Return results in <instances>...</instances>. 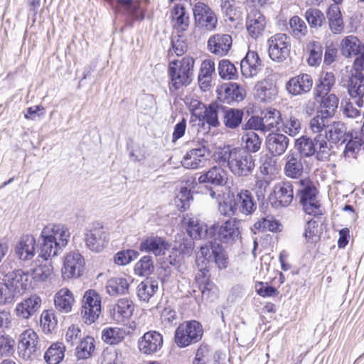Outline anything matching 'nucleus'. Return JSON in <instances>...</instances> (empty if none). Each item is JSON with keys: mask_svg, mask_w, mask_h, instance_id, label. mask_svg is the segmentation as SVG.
I'll use <instances>...</instances> for the list:
<instances>
[{"mask_svg": "<svg viewBox=\"0 0 364 364\" xmlns=\"http://www.w3.org/2000/svg\"><path fill=\"white\" fill-rule=\"evenodd\" d=\"M70 238L69 228L60 223H49L39 235L38 257L44 260L58 255L68 245Z\"/></svg>", "mask_w": 364, "mask_h": 364, "instance_id": "f257e3e1", "label": "nucleus"}, {"mask_svg": "<svg viewBox=\"0 0 364 364\" xmlns=\"http://www.w3.org/2000/svg\"><path fill=\"white\" fill-rule=\"evenodd\" d=\"M215 156L218 162H227L230 171L237 177L248 176L255 167L252 156L240 148H220Z\"/></svg>", "mask_w": 364, "mask_h": 364, "instance_id": "f03ea898", "label": "nucleus"}, {"mask_svg": "<svg viewBox=\"0 0 364 364\" xmlns=\"http://www.w3.org/2000/svg\"><path fill=\"white\" fill-rule=\"evenodd\" d=\"M194 63V58L191 56H186L181 60H174L169 63L168 73L173 87L178 90L190 84Z\"/></svg>", "mask_w": 364, "mask_h": 364, "instance_id": "7ed1b4c3", "label": "nucleus"}, {"mask_svg": "<svg viewBox=\"0 0 364 364\" xmlns=\"http://www.w3.org/2000/svg\"><path fill=\"white\" fill-rule=\"evenodd\" d=\"M85 257L78 251L65 253L62 258V278L63 280H71L81 277L85 273Z\"/></svg>", "mask_w": 364, "mask_h": 364, "instance_id": "20e7f679", "label": "nucleus"}, {"mask_svg": "<svg viewBox=\"0 0 364 364\" xmlns=\"http://www.w3.org/2000/svg\"><path fill=\"white\" fill-rule=\"evenodd\" d=\"M203 336V328L196 321L184 322L176 328L174 335L175 343L179 348H186L199 341Z\"/></svg>", "mask_w": 364, "mask_h": 364, "instance_id": "39448f33", "label": "nucleus"}, {"mask_svg": "<svg viewBox=\"0 0 364 364\" xmlns=\"http://www.w3.org/2000/svg\"><path fill=\"white\" fill-rule=\"evenodd\" d=\"M341 82L347 87L348 92L352 97H358L356 104L363 107L364 96V75L360 72H354L346 67L341 73Z\"/></svg>", "mask_w": 364, "mask_h": 364, "instance_id": "423d86ee", "label": "nucleus"}, {"mask_svg": "<svg viewBox=\"0 0 364 364\" xmlns=\"http://www.w3.org/2000/svg\"><path fill=\"white\" fill-rule=\"evenodd\" d=\"M296 149L303 155L309 156L317 153V157L323 158L328 153V146L326 138L322 134L316 135L314 139L301 136L295 141Z\"/></svg>", "mask_w": 364, "mask_h": 364, "instance_id": "0eeeda50", "label": "nucleus"}, {"mask_svg": "<svg viewBox=\"0 0 364 364\" xmlns=\"http://www.w3.org/2000/svg\"><path fill=\"white\" fill-rule=\"evenodd\" d=\"M210 157L208 147L201 144L188 150L181 161V166L186 169L196 170L204 167Z\"/></svg>", "mask_w": 364, "mask_h": 364, "instance_id": "6e6552de", "label": "nucleus"}, {"mask_svg": "<svg viewBox=\"0 0 364 364\" xmlns=\"http://www.w3.org/2000/svg\"><path fill=\"white\" fill-rule=\"evenodd\" d=\"M109 234L100 225H93L86 228L84 241L92 252H101L108 245Z\"/></svg>", "mask_w": 364, "mask_h": 364, "instance_id": "1a4fd4ad", "label": "nucleus"}, {"mask_svg": "<svg viewBox=\"0 0 364 364\" xmlns=\"http://www.w3.org/2000/svg\"><path fill=\"white\" fill-rule=\"evenodd\" d=\"M268 53L274 61L282 62L286 60L291 49L289 37L284 33H277L267 41Z\"/></svg>", "mask_w": 364, "mask_h": 364, "instance_id": "9d476101", "label": "nucleus"}, {"mask_svg": "<svg viewBox=\"0 0 364 364\" xmlns=\"http://www.w3.org/2000/svg\"><path fill=\"white\" fill-rule=\"evenodd\" d=\"M195 24L197 27L207 31L215 30L218 24V18L212 9L203 2H197L193 8Z\"/></svg>", "mask_w": 364, "mask_h": 364, "instance_id": "9b49d317", "label": "nucleus"}, {"mask_svg": "<svg viewBox=\"0 0 364 364\" xmlns=\"http://www.w3.org/2000/svg\"><path fill=\"white\" fill-rule=\"evenodd\" d=\"M82 316L87 324L94 323L101 314V296L93 289L85 291L83 296Z\"/></svg>", "mask_w": 364, "mask_h": 364, "instance_id": "f8f14e48", "label": "nucleus"}, {"mask_svg": "<svg viewBox=\"0 0 364 364\" xmlns=\"http://www.w3.org/2000/svg\"><path fill=\"white\" fill-rule=\"evenodd\" d=\"M39 337L32 328L23 330L18 338V352L25 360H31L38 350Z\"/></svg>", "mask_w": 364, "mask_h": 364, "instance_id": "ddd939ff", "label": "nucleus"}, {"mask_svg": "<svg viewBox=\"0 0 364 364\" xmlns=\"http://www.w3.org/2000/svg\"><path fill=\"white\" fill-rule=\"evenodd\" d=\"M6 279L16 298L33 288V280L28 271L14 270L6 275Z\"/></svg>", "mask_w": 364, "mask_h": 364, "instance_id": "4468645a", "label": "nucleus"}, {"mask_svg": "<svg viewBox=\"0 0 364 364\" xmlns=\"http://www.w3.org/2000/svg\"><path fill=\"white\" fill-rule=\"evenodd\" d=\"M36 239L33 235H22L14 245V255L21 262H30L36 255Z\"/></svg>", "mask_w": 364, "mask_h": 364, "instance_id": "2eb2a0df", "label": "nucleus"}, {"mask_svg": "<svg viewBox=\"0 0 364 364\" xmlns=\"http://www.w3.org/2000/svg\"><path fill=\"white\" fill-rule=\"evenodd\" d=\"M215 92L217 98L223 103L241 102L246 96V90L237 82H223L218 85Z\"/></svg>", "mask_w": 364, "mask_h": 364, "instance_id": "dca6fc26", "label": "nucleus"}, {"mask_svg": "<svg viewBox=\"0 0 364 364\" xmlns=\"http://www.w3.org/2000/svg\"><path fill=\"white\" fill-rule=\"evenodd\" d=\"M215 225L213 237L225 244H232L240 237V223L235 219H229L220 226Z\"/></svg>", "mask_w": 364, "mask_h": 364, "instance_id": "f3484780", "label": "nucleus"}, {"mask_svg": "<svg viewBox=\"0 0 364 364\" xmlns=\"http://www.w3.org/2000/svg\"><path fill=\"white\" fill-rule=\"evenodd\" d=\"M294 198L293 186L289 182H279L274 185L269 200L276 208L287 207Z\"/></svg>", "mask_w": 364, "mask_h": 364, "instance_id": "a211bd4d", "label": "nucleus"}, {"mask_svg": "<svg viewBox=\"0 0 364 364\" xmlns=\"http://www.w3.org/2000/svg\"><path fill=\"white\" fill-rule=\"evenodd\" d=\"M183 225L188 235L194 240L213 237L214 233L212 231L215 228V225H213L208 229L204 223L188 215L183 217Z\"/></svg>", "mask_w": 364, "mask_h": 364, "instance_id": "6ab92c4d", "label": "nucleus"}, {"mask_svg": "<svg viewBox=\"0 0 364 364\" xmlns=\"http://www.w3.org/2000/svg\"><path fill=\"white\" fill-rule=\"evenodd\" d=\"M164 343L163 336L156 331L145 333L138 341V349L144 355H153L159 351Z\"/></svg>", "mask_w": 364, "mask_h": 364, "instance_id": "aec40b11", "label": "nucleus"}, {"mask_svg": "<svg viewBox=\"0 0 364 364\" xmlns=\"http://www.w3.org/2000/svg\"><path fill=\"white\" fill-rule=\"evenodd\" d=\"M41 298L37 294H32L16 304L14 312L21 319H28L41 309Z\"/></svg>", "mask_w": 364, "mask_h": 364, "instance_id": "412c9836", "label": "nucleus"}, {"mask_svg": "<svg viewBox=\"0 0 364 364\" xmlns=\"http://www.w3.org/2000/svg\"><path fill=\"white\" fill-rule=\"evenodd\" d=\"M134 311L133 301L127 298H122L112 306L109 311L111 318L117 323L122 324L129 321Z\"/></svg>", "mask_w": 364, "mask_h": 364, "instance_id": "4be33fe9", "label": "nucleus"}, {"mask_svg": "<svg viewBox=\"0 0 364 364\" xmlns=\"http://www.w3.org/2000/svg\"><path fill=\"white\" fill-rule=\"evenodd\" d=\"M313 86V80L309 74L302 73L291 77L286 83L287 92L299 96L309 92Z\"/></svg>", "mask_w": 364, "mask_h": 364, "instance_id": "5701e85b", "label": "nucleus"}, {"mask_svg": "<svg viewBox=\"0 0 364 364\" xmlns=\"http://www.w3.org/2000/svg\"><path fill=\"white\" fill-rule=\"evenodd\" d=\"M246 28L248 34L257 39L262 36L267 26L265 16L258 10H252L247 14Z\"/></svg>", "mask_w": 364, "mask_h": 364, "instance_id": "b1692460", "label": "nucleus"}, {"mask_svg": "<svg viewBox=\"0 0 364 364\" xmlns=\"http://www.w3.org/2000/svg\"><path fill=\"white\" fill-rule=\"evenodd\" d=\"M277 85L270 80L259 81L254 87L255 97L261 102H271L277 97Z\"/></svg>", "mask_w": 364, "mask_h": 364, "instance_id": "393cba45", "label": "nucleus"}, {"mask_svg": "<svg viewBox=\"0 0 364 364\" xmlns=\"http://www.w3.org/2000/svg\"><path fill=\"white\" fill-rule=\"evenodd\" d=\"M232 43V37L228 34L218 33L210 36L208 41V48L212 53L224 56L229 52Z\"/></svg>", "mask_w": 364, "mask_h": 364, "instance_id": "a878e982", "label": "nucleus"}, {"mask_svg": "<svg viewBox=\"0 0 364 364\" xmlns=\"http://www.w3.org/2000/svg\"><path fill=\"white\" fill-rule=\"evenodd\" d=\"M169 248L170 245L164 238L153 235L144 239L139 245L140 251L152 253L155 256L164 255Z\"/></svg>", "mask_w": 364, "mask_h": 364, "instance_id": "bb28decb", "label": "nucleus"}, {"mask_svg": "<svg viewBox=\"0 0 364 364\" xmlns=\"http://www.w3.org/2000/svg\"><path fill=\"white\" fill-rule=\"evenodd\" d=\"M133 279L129 275H118L109 279L106 284V291L110 296L126 294L129 292V287Z\"/></svg>", "mask_w": 364, "mask_h": 364, "instance_id": "cd10ccee", "label": "nucleus"}, {"mask_svg": "<svg viewBox=\"0 0 364 364\" xmlns=\"http://www.w3.org/2000/svg\"><path fill=\"white\" fill-rule=\"evenodd\" d=\"M317 191L314 186H306L301 190V202L304 212L309 215L321 214L320 205L316 198Z\"/></svg>", "mask_w": 364, "mask_h": 364, "instance_id": "c85d7f7f", "label": "nucleus"}, {"mask_svg": "<svg viewBox=\"0 0 364 364\" xmlns=\"http://www.w3.org/2000/svg\"><path fill=\"white\" fill-rule=\"evenodd\" d=\"M242 75L246 78L256 76L262 68V60L255 51H248L240 63Z\"/></svg>", "mask_w": 364, "mask_h": 364, "instance_id": "c756f323", "label": "nucleus"}, {"mask_svg": "<svg viewBox=\"0 0 364 364\" xmlns=\"http://www.w3.org/2000/svg\"><path fill=\"white\" fill-rule=\"evenodd\" d=\"M171 24L174 31L181 36L189 27V16L185 7L181 4L176 5L171 11Z\"/></svg>", "mask_w": 364, "mask_h": 364, "instance_id": "7c9ffc66", "label": "nucleus"}, {"mask_svg": "<svg viewBox=\"0 0 364 364\" xmlns=\"http://www.w3.org/2000/svg\"><path fill=\"white\" fill-rule=\"evenodd\" d=\"M228 180L227 172L220 166H213L198 177L199 183L223 186Z\"/></svg>", "mask_w": 364, "mask_h": 364, "instance_id": "2f4dec72", "label": "nucleus"}, {"mask_svg": "<svg viewBox=\"0 0 364 364\" xmlns=\"http://www.w3.org/2000/svg\"><path fill=\"white\" fill-rule=\"evenodd\" d=\"M267 147L274 155L279 156L285 152L289 144V139L281 133L272 132L267 137Z\"/></svg>", "mask_w": 364, "mask_h": 364, "instance_id": "473e14b6", "label": "nucleus"}, {"mask_svg": "<svg viewBox=\"0 0 364 364\" xmlns=\"http://www.w3.org/2000/svg\"><path fill=\"white\" fill-rule=\"evenodd\" d=\"M73 294L67 288L60 289L55 295L54 304L59 311L68 314L72 311L75 304Z\"/></svg>", "mask_w": 364, "mask_h": 364, "instance_id": "72a5a7b5", "label": "nucleus"}, {"mask_svg": "<svg viewBox=\"0 0 364 364\" xmlns=\"http://www.w3.org/2000/svg\"><path fill=\"white\" fill-rule=\"evenodd\" d=\"M279 129L289 136L294 137L300 133L301 123L291 110L288 113L283 114Z\"/></svg>", "mask_w": 364, "mask_h": 364, "instance_id": "f704fd0d", "label": "nucleus"}, {"mask_svg": "<svg viewBox=\"0 0 364 364\" xmlns=\"http://www.w3.org/2000/svg\"><path fill=\"white\" fill-rule=\"evenodd\" d=\"M95 350V340L91 336H86L80 339L75 349L77 361H84L92 356Z\"/></svg>", "mask_w": 364, "mask_h": 364, "instance_id": "c9c22d12", "label": "nucleus"}, {"mask_svg": "<svg viewBox=\"0 0 364 364\" xmlns=\"http://www.w3.org/2000/svg\"><path fill=\"white\" fill-rule=\"evenodd\" d=\"M235 204L237 205V211L249 215L256 209V205L254 202L251 193L247 190H241L235 195Z\"/></svg>", "mask_w": 364, "mask_h": 364, "instance_id": "e433bc0d", "label": "nucleus"}, {"mask_svg": "<svg viewBox=\"0 0 364 364\" xmlns=\"http://www.w3.org/2000/svg\"><path fill=\"white\" fill-rule=\"evenodd\" d=\"M326 16L332 33L334 34L342 33L344 29V23L340 7L336 4L330 5L326 11Z\"/></svg>", "mask_w": 364, "mask_h": 364, "instance_id": "4c0bfd02", "label": "nucleus"}, {"mask_svg": "<svg viewBox=\"0 0 364 364\" xmlns=\"http://www.w3.org/2000/svg\"><path fill=\"white\" fill-rule=\"evenodd\" d=\"M159 289V281L147 279L141 282L136 288L137 297L141 301L149 302Z\"/></svg>", "mask_w": 364, "mask_h": 364, "instance_id": "58836bf2", "label": "nucleus"}, {"mask_svg": "<svg viewBox=\"0 0 364 364\" xmlns=\"http://www.w3.org/2000/svg\"><path fill=\"white\" fill-rule=\"evenodd\" d=\"M128 333L122 327H107L102 331V339L108 345H117L124 341Z\"/></svg>", "mask_w": 364, "mask_h": 364, "instance_id": "ea45409f", "label": "nucleus"}, {"mask_svg": "<svg viewBox=\"0 0 364 364\" xmlns=\"http://www.w3.org/2000/svg\"><path fill=\"white\" fill-rule=\"evenodd\" d=\"M283 115L275 108L269 107L262 113L264 132H272L275 129H279V125L282 122Z\"/></svg>", "mask_w": 364, "mask_h": 364, "instance_id": "a19ab883", "label": "nucleus"}, {"mask_svg": "<svg viewBox=\"0 0 364 364\" xmlns=\"http://www.w3.org/2000/svg\"><path fill=\"white\" fill-rule=\"evenodd\" d=\"M31 273L33 284L35 282H45L53 277L54 267L51 262H46L33 268Z\"/></svg>", "mask_w": 364, "mask_h": 364, "instance_id": "79ce46f5", "label": "nucleus"}, {"mask_svg": "<svg viewBox=\"0 0 364 364\" xmlns=\"http://www.w3.org/2000/svg\"><path fill=\"white\" fill-rule=\"evenodd\" d=\"M363 44L356 36H348L341 42L340 49L342 55L346 58L355 55L362 49Z\"/></svg>", "mask_w": 364, "mask_h": 364, "instance_id": "37998d69", "label": "nucleus"}, {"mask_svg": "<svg viewBox=\"0 0 364 364\" xmlns=\"http://www.w3.org/2000/svg\"><path fill=\"white\" fill-rule=\"evenodd\" d=\"M65 347L60 342L53 343L45 352L44 360L48 364H59L65 357Z\"/></svg>", "mask_w": 364, "mask_h": 364, "instance_id": "c03bdc74", "label": "nucleus"}, {"mask_svg": "<svg viewBox=\"0 0 364 364\" xmlns=\"http://www.w3.org/2000/svg\"><path fill=\"white\" fill-rule=\"evenodd\" d=\"M339 100L334 94H326L320 102L318 113L324 117H331L338 108Z\"/></svg>", "mask_w": 364, "mask_h": 364, "instance_id": "a18cd8bd", "label": "nucleus"}, {"mask_svg": "<svg viewBox=\"0 0 364 364\" xmlns=\"http://www.w3.org/2000/svg\"><path fill=\"white\" fill-rule=\"evenodd\" d=\"M193 250V245L191 241L180 243L175 245L169 256V262L171 264L176 265L181 261L183 255H191Z\"/></svg>", "mask_w": 364, "mask_h": 364, "instance_id": "49530a36", "label": "nucleus"}, {"mask_svg": "<svg viewBox=\"0 0 364 364\" xmlns=\"http://www.w3.org/2000/svg\"><path fill=\"white\" fill-rule=\"evenodd\" d=\"M308 54L307 63L310 66H318L321 62L323 49L321 45L316 41L309 42L306 48Z\"/></svg>", "mask_w": 364, "mask_h": 364, "instance_id": "de8ad7c7", "label": "nucleus"}, {"mask_svg": "<svg viewBox=\"0 0 364 364\" xmlns=\"http://www.w3.org/2000/svg\"><path fill=\"white\" fill-rule=\"evenodd\" d=\"M282 230V225L272 217L268 216L262 218L256 222L252 227V230L256 231H270L273 232H280Z\"/></svg>", "mask_w": 364, "mask_h": 364, "instance_id": "09e8293b", "label": "nucleus"}, {"mask_svg": "<svg viewBox=\"0 0 364 364\" xmlns=\"http://www.w3.org/2000/svg\"><path fill=\"white\" fill-rule=\"evenodd\" d=\"M287 162L284 166V173L287 176L296 178L301 176L303 166L297 157L293 154L287 156Z\"/></svg>", "mask_w": 364, "mask_h": 364, "instance_id": "8fccbe9b", "label": "nucleus"}, {"mask_svg": "<svg viewBox=\"0 0 364 364\" xmlns=\"http://www.w3.org/2000/svg\"><path fill=\"white\" fill-rule=\"evenodd\" d=\"M191 200L193 195L191 190L187 186H182L176 195L174 203L180 211H185L189 208Z\"/></svg>", "mask_w": 364, "mask_h": 364, "instance_id": "3c124183", "label": "nucleus"}, {"mask_svg": "<svg viewBox=\"0 0 364 364\" xmlns=\"http://www.w3.org/2000/svg\"><path fill=\"white\" fill-rule=\"evenodd\" d=\"M218 70L220 77L223 80H235L237 77L236 67L228 59H223L219 61Z\"/></svg>", "mask_w": 364, "mask_h": 364, "instance_id": "603ef678", "label": "nucleus"}, {"mask_svg": "<svg viewBox=\"0 0 364 364\" xmlns=\"http://www.w3.org/2000/svg\"><path fill=\"white\" fill-rule=\"evenodd\" d=\"M154 265L151 257L143 256L134 265L135 274L140 277H146L152 274Z\"/></svg>", "mask_w": 364, "mask_h": 364, "instance_id": "864d4df0", "label": "nucleus"}, {"mask_svg": "<svg viewBox=\"0 0 364 364\" xmlns=\"http://www.w3.org/2000/svg\"><path fill=\"white\" fill-rule=\"evenodd\" d=\"M346 132L345 124L341 122H335L328 127L327 134L324 137L328 138L332 142L336 143L341 140H344Z\"/></svg>", "mask_w": 364, "mask_h": 364, "instance_id": "5fc2aeb1", "label": "nucleus"}, {"mask_svg": "<svg viewBox=\"0 0 364 364\" xmlns=\"http://www.w3.org/2000/svg\"><path fill=\"white\" fill-rule=\"evenodd\" d=\"M41 326L44 333H50L57 326L58 320L53 310H45L41 315Z\"/></svg>", "mask_w": 364, "mask_h": 364, "instance_id": "6e6d98bb", "label": "nucleus"}, {"mask_svg": "<svg viewBox=\"0 0 364 364\" xmlns=\"http://www.w3.org/2000/svg\"><path fill=\"white\" fill-rule=\"evenodd\" d=\"M242 117V110L228 108L224 111L223 122L226 127L235 128L241 123Z\"/></svg>", "mask_w": 364, "mask_h": 364, "instance_id": "4d7b16f0", "label": "nucleus"}, {"mask_svg": "<svg viewBox=\"0 0 364 364\" xmlns=\"http://www.w3.org/2000/svg\"><path fill=\"white\" fill-rule=\"evenodd\" d=\"M289 32L296 38H300L306 35L308 32L305 22L298 16L291 17L289 22Z\"/></svg>", "mask_w": 364, "mask_h": 364, "instance_id": "13d9d810", "label": "nucleus"}, {"mask_svg": "<svg viewBox=\"0 0 364 364\" xmlns=\"http://www.w3.org/2000/svg\"><path fill=\"white\" fill-rule=\"evenodd\" d=\"M117 3L123 6L136 19H143L144 11L139 6L137 0H116Z\"/></svg>", "mask_w": 364, "mask_h": 364, "instance_id": "bf43d9fd", "label": "nucleus"}, {"mask_svg": "<svg viewBox=\"0 0 364 364\" xmlns=\"http://www.w3.org/2000/svg\"><path fill=\"white\" fill-rule=\"evenodd\" d=\"M304 17L311 28H320L325 22L323 12L317 9H308Z\"/></svg>", "mask_w": 364, "mask_h": 364, "instance_id": "052dcab7", "label": "nucleus"}, {"mask_svg": "<svg viewBox=\"0 0 364 364\" xmlns=\"http://www.w3.org/2000/svg\"><path fill=\"white\" fill-rule=\"evenodd\" d=\"M219 211L224 215H232L236 213L237 205L234 193H230L224 196L223 200L220 203Z\"/></svg>", "mask_w": 364, "mask_h": 364, "instance_id": "680f3d73", "label": "nucleus"}, {"mask_svg": "<svg viewBox=\"0 0 364 364\" xmlns=\"http://www.w3.org/2000/svg\"><path fill=\"white\" fill-rule=\"evenodd\" d=\"M242 139L248 151L255 153L259 150L261 146V139L255 132L252 131L246 132L243 135Z\"/></svg>", "mask_w": 364, "mask_h": 364, "instance_id": "e2e57ef3", "label": "nucleus"}, {"mask_svg": "<svg viewBox=\"0 0 364 364\" xmlns=\"http://www.w3.org/2000/svg\"><path fill=\"white\" fill-rule=\"evenodd\" d=\"M334 84V75L331 72H323L320 75L319 84L318 85L319 95L321 94H328Z\"/></svg>", "mask_w": 364, "mask_h": 364, "instance_id": "0e129e2a", "label": "nucleus"}, {"mask_svg": "<svg viewBox=\"0 0 364 364\" xmlns=\"http://www.w3.org/2000/svg\"><path fill=\"white\" fill-rule=\"evenodd\" d=\"M139 256L137 251L134 250H122L114 256V262L120 266H124L129 264Z\"/></svg>", "mask_w": 364, "mask_h": 364, "instance_id": "69168bd1", "label": "nucleus"}, {"mask_svg": "<svg viewBox=\"0 0 364 364\" xmlns=\"http://www.w3.org/2000/svg\"><path fill=\"white\" fill-rule=\"evenodd\" d=\"M363 139L364 135L362 131L360 138L355 136L350 139L346 146L345 156L347 157H354V154L359 151L362 145H364Z\"/></svg>", "mask_w": 364, "mask_h": 364, "instance_id": "338daca9", "label": "nucleus"}, {"mask_svg": "<svg viewBox=\"0 0 364 364\" xmlns=\"http://www.w3.org/2000/svg\"><path fill=\"white\" fill-rule=\"evenodd\" d=\"M123 356L121 352L105 349L102 354V364H123Z\"/></svg>", "mask_w": 364, "mask_h": 364, "instance_id": "774afa93", "label": "nucleus"}]
</instances>
